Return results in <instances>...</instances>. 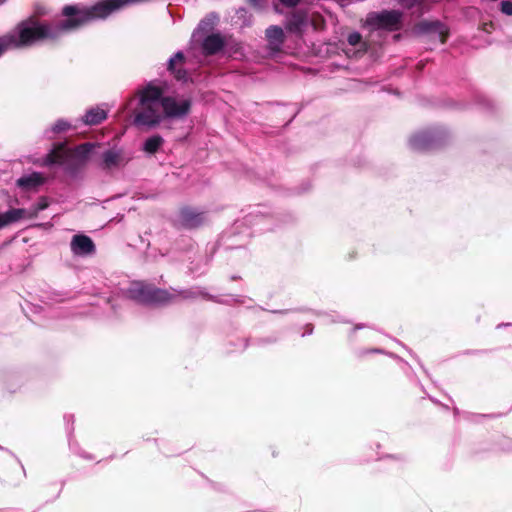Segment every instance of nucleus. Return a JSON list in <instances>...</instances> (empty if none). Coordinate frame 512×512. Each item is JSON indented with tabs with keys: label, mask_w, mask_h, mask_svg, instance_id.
Wrapping results in <instances>:
<instances>
[{
	"label": "nucleus",
	"mask_w": 512,
	"mask_h": 512,
	"mask_svg": "<svg viewBox=\"0 0 512 512\" xmlns=\"http://www.w3.org/2000/svg\"><path fill=\"white\" fill-rule=\"evenodd\" d=\"M138 107L133 111V123L139 127L153 128L163 119H181L189 114L191 100L183 96L162 97V90L147 85L138 93Z\"/></svg>",
	"instance_id": "nucleus-1"
},
{
	"label": "nucleus",
	"mask_w": 512,
	"mask_h": 512,
	"mask_svg": "<svg viewBox=\"0 0 512 512\" xmlns=\"http://www.w3.org/2000/svg\"><path fill=\"white\" fill-rule=\"evenodd\" d=\"M81 10L82 8L66 6L63 9V14L67 17V19L58 26L45 25L34 20L19 24L12 33L0 38V56L9 49L29 46L45 39H54L58 37L62 32L77 29L83 24L79 23L73 28H68L67 24L70 20L73 24L78 23L79 16H77L76 13Z\"/></svg>",
	"instance_id": "nucleus-2"
},
{
	"label": "nucleus",
	"mask_w": 512,
	"mask_h": 512,
	"mask_svg": "<svg viewBox=\"0 0 512 512\" xmlns=\"http://www.w3.org/2000/svg\"><path fill=\"white\" fill-rule=\"evenodd\" d=\"M93 148V144L86 143L71 150L66 145L60 144L47 155L45 163L47 165H80L88 159Z\"/></svg>",
	"instance_id": "nucleus-3"
},
{
	"label": "nucleus",
	"mask_w": 512,
	"mask_h": 512,
	"mask_svg": "<svg viewBox=\"0 0 512 512\" xmlns=\"http://www.w3.org/2000/svg\"><path fill=\"white\" fill-rule=\"evenodd\" d=\"M128 294L130 298L144 304H166L174 298V295L166 290L156 289L141 282L133 283Z\"/></svg>",
	"instance_id": "nucleus-4"
},
{
	"label": "nucleus",
	"mask_w": 512,
	"mask_h": 512,
	"mask_svg": "<svg viewBox=\"0 0 512 512\" xmlns=\"http://www.w3.org/2000/svg\"><path fill=\"white\" fill-rule=\"evenodd\" d=\"M402 15L399 11H382L369 13L365 25L371 30H398L401 26Z\"/></svg>",
	"instance_id": "nucleus-5"
},
{
	"label": "nucleus",
	"mask_w": 512,
	"mask_h": 512,
	"mask_svg": "<svg viewBox=\"0 0 512 512\" xmlns=\"http://www.w3.org/2000/svg\"><path fill=\"white\" fill-rule=\"evenodd\" d=\"M37 216L36 210H26V209H10L4 213H0V230L4 227L18 222L23 219H32Z\"/></svg>",
	"instance_id": "nucleus-6"
},
{
	"label": "nucleus",
	"mask_w": 512,
	"mask_h": 512,
	"mask_svg": "<svg viewBox=\"0 0 512 512\" xmlns=\"http://www.w3.org/2000/svg\"><path fill=\"white\" fill-rule=\"evenodd\" d=\"M71 249L75 254L85 255L93 251L94 244L89 237L84 235H76L72 239Z\"/></svg>",
	"instance_id": "nucleus-7"
},
{
	"label": "nucleus",
	"mask_w": 512,
	"mask_h": 512,
	"mask_svg": "<svg viewBox=\"0 0 512 512\" xmlns=\"http://www.w3.org/2000/svg\"><path fill=\"white\" fill-rule=\"evenodd\" d=\"M308 24V15L305 12L298 11L289 18L286 28L294 33H300Z\"/></svg>",
	"instance_id": "nucleus-8"
},
{
	"label": "nucleus",
	"mask_w": 512,
	"mask_h": 512,
	"mask_svg": "<svg viewBox=\"0 0 512 512\" xmlns=\"http://www.w3.org/2000/svg\"><path fill=\"white\" fill-rule=\"evenodd\" d=\"M185 62L184 55L181 52H177L173 57L170 58L168 69L178 79L185 81L187 79L186 72L181 69Z\"/></svg>",
	"instance_id": "nucleus-9"
},
{
	"label": "nucleus",
	"mask_w": 512,
	"mask_h": 512,
	"mask_svg": "<svg viewBox=\"0 0 512 512\" xmlns=\"http://www.w3.org/2000/svg\"><path fill=\"white\" fill-rule=\"evenodd\" d=\"M107 112L99 107L92 108L86 112L83 117V122L87 125H96L105 120Z\"/></svg>",
	"instance_id": "nucleus-10"
},
{
	"label": "nucleus",
	"mask_w": 512,
	"mask_h": 512,
	"mask_svg": "<svg viewBox=\"0 0 512 512\" xmlns=\"http://www.w3.org/2000/svg\"><path fill=\"white\" fill-rule=\"evenodd\" d=\"M44 182V177L40 173H32L23 176L17 180V184L20 187L32 189L36 188Z\"/></svg>",
	"instance_id": "nucleus-11"
},
{
	"label": "nucleus",
	"mask_w": 512,
	"mask_h": 512,
	"mask_svg": "<svg viewBox=\"0 0 512 512\" xmlns=\"http://www.w3.org/2000/svg\"><path fill=\"white\" fill-rule=\"evenodd\" d=\"M223 39L220 35L213 34L208 36L203 43V49L207 54H214L223 47Z\"/></svg>",
	"instance_id": "nucleus-12"
},
{
	"label": "nucleus",
	"mask_w": 512,
	"mask_h": 512,
	"mask_svg": "<svg viewBox=\"0 0 512 512\" xmlns=\"http://www.w3.org/2000/svg\"><path fill=\"white\" fill-rule=\"evenodd\" d=\"M164 139L160 135H153L146 139L143 150L148 154H154L163 145Z\"/></svg>",
	"instance_id": "nucleus-13"
},
{
	"label": "nucleus",
	"mask_w": 512,
	"mask_h": 512,
	"mask_svg": "<svg viewBox=\"0 0 512 512\" xmlns=\"http://www.w3.org/2000/svg\"><path fill=\"white\" fill-rule=\"evenodd\" d=\"M266 36L272 45L279 46L283 43L284 33L280 27L271 26L266 30Z\"/></svg>",
	"instance_id": "nucleus-14"
},
{
	"label": "nucleus",
	"mask_w": 512,
	"mask_h": 512,
	"mask_svg": "<svg viewBox=\"0 0 512 512\" xmlns=\"http://www.w3.org/2000/svg\"><path fill=\"white\" fill-rule=\"evenodd\" d=\"M120 158V153L117 151L109 150L105 152L103 155L104 167L110 169L112 167L117 166L120 162Z\"/></svg>",
	"instance_id": "nucleus-15"
},
{
	"label": "nucleus",
	"mask_w": 512,
	"mask_h": 512,
	"mask_svg": "<svg viewBox=\"0 0 512 512\" xmlns=\"http://www.w3.org/2000/svg\"><path fill=\"white\" fill-rule=\"evenodd\" d=\"M429 136L426 133H419L410 139V145L413 149L421 150L428 146Z\"/></svg>",
	"instance_id": "nucleus-16"
},
{
	"label": "nucleus",
	"mask_w": 512,
	"mask_h": 512,
	"mask_svg": "<svg viewBox=\"0 0 512 512\" xmlns=\"http://www.w3.org/2000/svg\"><path fill=\"white\" fill-rule=\"evenodd\" d=\"M354 39V56L360 51V50H366V44L361 41V37L359 34L354 33L353 36Z\"/></svg>",
	"instance_id": "nucleus-17"
},
{
	"label": "nucleus",
	"mask_w": 512,
	"mask_h": 512,
	"mask_svg": "<svg viewBox=\"0 0 512 512\" xmlns=\"http://www.w3.org/2000/svg\"><path fill=\"white\" fill-rule=\"evenodd\" d=\"M183 217L185 223L189 226H195L198 223V221L194 220V218L192 217V213L190 211H184Z\"/></svg>",
	"instance_id": "nucleus-18"
},
{
	"label": "nucleus",
	"mask_w": 512,
	"mask_h": 512,
	"mask_svg": "<svg viewBox=\"0 0 512 512\" xmlns=\"http://www.w3.org/2000/svg\"><path fill=\"white\" fill-rule=\"evenodd\" d=\"M69 128V124L64 120H59L55 123L53 130L55 132L64 131Z\"/></svg>",
	"instance_id": "nucleus-19"
},
{
	"label": "nucleus",
	"mask_w": 512,
	"mask_h": 512,
	"mask_svg": "<svg viewBox=\"0 0 512 512\" xmlns=\"http://www.w3.org/2000/svg\"><path fill=\"white\" fill-rule=\"evenodd\" d=\"M501 11L506 15H512V2L503 1L501 3Z\"/></svg>",
	"instance_id": "nucleus-20"
},
{
	"label": "nucleus",
	"mask_w": 512,
	"mask_h": 512,
	"mask_svg": "<svg viewBox=\"0 0 512 512\" xmlns=\"http://www.w3.org/2000/svg\"><path fill=\"white\" fill-rule=\"evenodd\" d=\"M216 21V16L214 15H211L210 17L206 18L205 20H203L200 25H199V29H203L204 26L206 25H213Z\"/></svg>",
	"instance_id": "nucleus-21"
},
{
	"label": "nucleus",
	"mask_w": 512,
	"mask_h": 512,
	"mask_svg": "<svg viewBox=\"0 0 512 512\" xmlns=\"http://www.w3.org/2000/svg\"><path fill=\"white\" fill-rule=\"evenodd\" d=\"M438 27V31H439V36H440V41L442 43H444L445 41V37L447 36V30L444 26L442 25H437Z\"/></svg>",
	"instance_id": "nucleus-22"
},
{
	"label": "nucleus",
	"mask_w": 512,
	"mask_h": 512,
	"mask_svg": "<svg viewBox=\"0 0 512 512\" xmlns=\"http://www.w3.org/2000/svg\"><path fill=\"white\" fill-rule=\"evenodd\" d=\"M282 4L293 7L299 3L300 0H280Z\"/></svg>",
	"instance_id": "nucleus-23"
},
{
	"label": "nucleus",
	"mask_w": 512,
	"mask_h": 512,
	"mask_svg": "<svg viewBox=\"0 0 512 512\" xmlns=\"http://www.w3.org/2000/svg\"><path fill=\"white\" fill-rule=\"evenodd\" d=\"M47 207V204L46 203H41L39 204L37 207H34V208H31L30 210L33 211V210H36L37 213L43 209H45Z\"/></svg>",
	"instance_id": "nucleus-24"
},
{
	"label": "nucleus",
	"mask_w": 512,
	"mask_h": 512,
	"mask_svg": "<svg viewBox=\"0 0 512 512\" xmlns=\"http://www.w3.org/2000/svg\"><path fill=\"white\" fill-rule=\"evenodd\" d=\"M401 3L407 7H410L414 4V1L413 2H406V0H400Z\"/></svg>",
	"instance_id": "nucleus-25"
},
{
	"label": "nucleus",
	"mask_w": 512,
	"mask_h": 512,
	"mask_svg": "<svg viewBox=\"0 0 512 512\" xmlns=\"http://www.w3.org/2000/svg\"><path fill=\"white\" fill-rule=\"evenodd\" d=\"M347 41L349 44H352V34L347 36Z\"/></svg>",
	"instance_id": "nucleus-26"
},
{
	"label": "nucleus",
	"mask_w": 512,
	"mask_h": 512,
	"mask_svg": "<svg viewBox=\"0 0 512 512\" xmlns=\"http://www.w3.org/2000/svg\"><path fill=\"white\" fill-rule=\"evenodd\" d=\"M133 102H134V99H131V100L128 102V104H127V106L125 107V109H128V108L132 105V103H133Z\"/></svg>",
	"instance_id": "nucleus-27"
},
{
	"label": "nucleus",
	"mask_w": 512,
	"mask_h": 512,
	"mask_svg": "<svg viewBox=\"0 0 512 512\" xmlns=\"http://www.w3.org/2000/svg\"><path fill=\"white\" fill-rule=\"evenodd\" d=\"M5 0H0V4L3 3Z\"/></svg>",
	"instance_id": "nucleus-28"
}]
</instances>
